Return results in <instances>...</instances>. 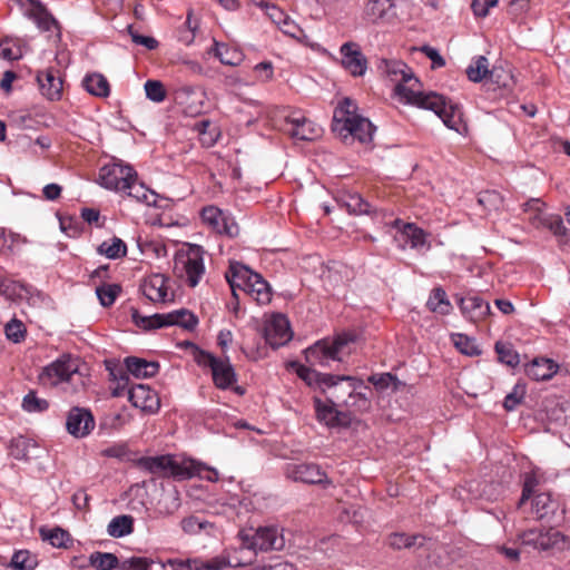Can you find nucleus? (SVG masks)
Returning <instances> with one entry per match:
<instances>
[{"mask_svg":"<svg viewBox=\"0 0 570 570\" xmlns=\"http://www.w3.org/2000/svg\"><path fill=\"white\" fill-rule=\"evenodd\" d=\"M380 68L396 83L395 94L406 102L434 111L448 128L456 132L465 130L461 108L435 92H421L420 81L406 63L400 60H383Z\"/></svg>","mask_w":570,"mask_h":570,"instance_id":"nucleus-1","label":"nucleus"},{"mask_svg":"<svg viewBox=\"0 0 570 570\" xmlns=\"http://www.w3.org/2000/svg\"><path fill=\"white\" fill-rule=\"evenodd\" d=\"M332 130L344 141L358 140L368 144L373 139L375 127L372 122L357 114L355 101L343 99L334 110Z\"/></svg>","mask_w":570,"mask_h":570,"instance_id":"nucleus-2","label":"nucleus"},{"mask_svg":"<svg viewBox=\"0 0 570 570\" xmlns=\"http://www.w3.org/2000/svg\"><path fill=\"white\" fill-rule=\"evenodd\" d=\"M225 278L235 298H237L236 289L239 288L259 305H266L272 299L269 284L261 274L253 272L240 263H232L225 273Z\"/></svg>","mask_w":570,"mask_h":570,"instance_id":"nucleus-3","label":"nucleus"},{"mask_svg":"<svg viewBox=\"0 0 570 570\" xmlns=\"http://www.w3.org/2000/svg\"><path fill=\"white\" fill-rule=\"evenodd\" d=\"M141 469L160 476H173L178 480L190 479L200 473L194 460L177 461L171 455L142 456L136 461Z\"/></svg>","mask_w":570,"mask_h":570,"instance_id":"nucleus-4","label":"nucleus"},{"mask_svg":"<svg viewBox=\"0 0 570 570\" xmlns=\"http://www.w3.org/2000/svg\"><path fill=\"white\" fill-rule=\"evenodd\" d=\"M351 342L353 337L350 334L320 340L304 351L305 360L311 366H330L331 362L342 361V354Z\"/></svg>","mask_w":570,"mask_h":570,"instance_id":"nucleus-5","label":"nucleus"},{"mask_svg":"<svg viewBox=\"0 0 570 570\" xmlns=\"http://www.w3.org/2000/svg\"><path fill=\"white\" fill-rule=\"evenodd\" d=\"M240 548L257 552L279 551L285 547L283 534L276 527L244 529L238 532Z\"/></svg>","mask_w":570,"mask_h":570,"instance_id":"nucleus-6","label":"nucleus"},{"mask_svg":"<svg viewBox=\"0 0 570 570\" xmlns=\"http://www.w3.org/2000/svg\"><path fill=\"white\" fill-rule=\"evenodd\" d=\"M131 316L135 324L145 330L160 328L171 325H178L186 330H193L198 322L197 317L185 308L173 311L166 314H155L151 316H141L137 309H134Z\"/></svg>","mask_w":570,"mask_h":570,"instance_id":"nucleus-7","label":"nucleus"},{"mask_svg":"<svg viewBox=\"0 0 570 570\" xmlns=\"http://www.w3.org/2000/svg\"><path fill=\"white\" fill-rule=\"evenodd\" d=\"M174 273L186 282L189 287H196L205 274L203 253L199 247H193L185 254L175 257Z\"/></svg>","mask_w":570,"mask_h":570,"instance_id":"nucleus-8","label":"nucleus"},{"mask_svg":"<svg viewBox=\"0 0 570 570\" xmlns=\"http://www.w3.org/2000/svg\"><path fill=\"white\" fill-rule=\"evenodd\" d=\"M521 539L523 544L551 554L561 552L570 547V539L554 528L529 530L522 534Z\"/></svg>","mask_w":570,"mask_h":570,"instance_id":"nucleus-9","label":"nucleus"},{"mask_svg":"<svg viewBox=\"0 0 570 570\" xmlns=\"http://www.w3.org/2000/svg\"><path fill=\"white\" fill-rule=\"evenodd\" d=\"M23 10V14L32 20L41 32H56L61 39V24L40 0H14Z\"/></svg>","mask_w":570,"mask_h":570,"instance_id":"nucleus-10","label":"nucleus"},{"mask_svg":"<svg viewBox=\"0 0 570 570\" xmlns=\"http://www.w3.org/2000/svg\"><path fill=\"white\" fill-rule=\"evenodd\" d=\"M79 370V360L70 354H63L45 366L39 375L43 385L57 386L71 380Z\"/></svg>","mask_w":570,"mask_h":570,"instance_id":"nucleus-11","label":"nucleus"},{"mask_svg":"<svg viewBox=\"0 0 570 570\" xmlns=\"http://www.w3.org/2000/svg\"><path fill=\"white\" fill-rule=\"evenodd\" d=\"M135 176L136 171L132 167L112 163L100 168L99 181L102 187L121 194L126 191V186Z\"/></svg>","mask_w":570,"mask_h":570,"instance_id":"nucleus-12","label":"nucleus"},{"mask_svg":"<svg viewBox=\"0 0 570 570\" xmlns=\"http://www.w3.org/2000/svg\"><path fill=\"white\" fill-rule=\"evenodd\" d=\"M202 220L213 232L234 237L238 234L235 220L216 206H206L200 212Z\"/></svg>","mask_w":570,"mask_h":570,"instance_id":"nucleus-13","label":"nucleus"},{"mask_svg":"<svg viewBox=\"0 0 570 570\" xmlns=\"http://www.w3.org/2000/svg\"><path fill=\"white\" fill-rule=\"evenodd\" d=\"M285 474L295 482L323 485L332 484L325 471L316 463L288 464Z\"/></svg>","mask_w":570,"mask_h":570,"instance_id":"nucleus-14","label":"nucleus"},{"mask_svg":"<svg viewBox=\"0 0 570 570\" xmlns=\"http://www.w3.org/2000/svg\"><path fill=\"white\" fill-rule=\"evenodd\" d=\"M286 134L298 140H314L322 134V128L299 112L286 117Z\"/></svg>","mask_w":570,"mask_h":570,"instance_id":"nucleus-15","label":"nucleus"},{"mask_svg":"<svg viewBox=\"0 0 570 570\" xmlns=\"http://www.w3.org/2000/svg\"><path fill=\"white\" fill-rule=\"evenodd\" d=\"M264 337L273 348L279 347L292 338V331L287 317L274 314L264 326Z\"/></svg>","mask_w":570,"mask_h":570,"instance_id":"nucleus-16","label":"nucleus"},{"mask_svg":"<svg viewBox=\"0 0 570 570\" xmlns=\"http://www.w3.org/2000/svg\"><path fill=\"white\" fill-rule=\"evenodd\" d=\"M169 278L164 274H151L144 278L140 288L142 294L154 303L173 301L174 293L168 285Z\"/></svg>","mask_w":570,"mask_h":570,"instance_id":"nucleus-17","label":"nucleus"},{"mask_svg":"<svg viewBox=\"0 0 570 570\" xmlns=\"http://www.w3.org/2000/svg\"><path fill=\"white\" fill-rule=\"evenodd\" d=\"M314 409L317 421L328 428H346L351 423L350 415L338 411L332 401L323 402L321 399L315 397Z\"/></svg>","mask_w":570,"mask_h":570,"instance_id":"nucleus-18","label":"nucleus"},{"mask_svg":"<svg viewBox=\"0 0 570 570\" xmlns=\"http://www.w3.org/2000/svg\"><path fill=\"white\" fill-rule=\"evenodd\" d=\"M95 428V420L89 410L72 407L66 421V429L75 438L87 436Z\"/></svg>","mask_w":570,"mask_h":570,"instance_id":"nucleus-19","label":"nucleus"},{"mask_svg":"<svg viewBox=\"0 0 570 570\" xmlns=\"http://www.w3.org/2000/svg\"><path fill=\"white\" fill-rule=\"evenodd\" d=\"M342 66L352 76H363L367 68V59L355 42H345L341 46Z\"/></svg>","mask_w":570,"mask_h":570,"instance_id":"nucleus-20","label":"nucleus"},{"mask_svg":"<svg viewBox=\"0 0 570 570\" xmlns=\"http://www.w3.org/2000/svg\"><path fill=\"white\" fill-rule=\"evenodd\" d=\"M128 400L135 407L150 414L156 413L160 407L158 394L145 384L132 386L128 392Z\"/></svg>","mask_w":570,"mask_h":570,"instance_id":"nucleus-21","label":"nucleus"},{"mask_svg":"<svg viewBox=\"0 0 570 570\" xmlns=\"http://www.w3.org/2000/svg\"><path fill=\"white\" fill-rule=\"evenodd\" d=\"M558 512L562 515L564 510L550 493H539L532 499V513L538 520L553 521Z\"/></svg>","mask_w":570,"mask_h":570,"instance_id":"nucleus-22","label":"nucleus"},{"mask_svg":"<svg viewBox=\"0 0 570 570\" xmlns=\"http://www.w3.org/2000/svg\"><path fill=\"white\" fill-rule=\"evenodd\" d=\"M37 81L41 94L49 100H58L62 92V80L59 71L53 68L41 70L37 73Z\"/></svg>","mask_w":570,"mask_h":570,"instance_id":"nucleus-23","label":"nucleus"},{"mask_svg":"<svg viewBox=\"0 0 570 570\" xmlns=\"http://www.w3.org/2000/svg\"><path fill=\"white\" fill-rule=\"evenodd\" d=\"M462 314L472 323L483 321L490 314V305L476 295H468L460 299Z\"/></svg>","mask_w":570,"mask_h":570,"instance_id":"nucleus-24","label":"nucleus"},{"mask_svg":"<svg viewBox=\"0 0 570 570\" xmlns=\"http://www.w3.org/2000/svg\"><path fill=\"white\" fill-rule=\"evenodd\" d=\"M558 364L549 358H534L525 366V374L533 381H548L558 372Z\"/></svg>","mask_w":570,"mask_h":570,"instance_id":"nucleus-25","label":"nucleus"},{"mask_svg":"<svg viewBox=\"0 0 570 570\" xmlns=\"http://www.w3.org/2000/svg\"><path fill=\"white\" fill-rule=\"evenodd\" d=\"M127 371L137 379L155 376L159 371V364L153 361L129 356L125 358Z\"/></svg>","mask_w":570,"mask_h":570,"instance_id":"nucleus-26","label":"nucleus"},{"mask_svg":"<svg viewBox=\"0 0 570 570\" xmlns=\"http://www.w3.org/2000/svg\"><path fill=\"white\" fill-rule=\"evenodd\" d=\"M217 389L227 390L236 382V373L228 360H220L212 371Z\"/></svg>","mask_w":570,"mask_h":570,"instance_id":"nucleus-27","label":"nucleus"},{"mask_svg":"<svg viewBox=\"0 0 570 570\" xmlns=\"http://www.w3.org/2000/svg\"><path fill=\"white\" fill-rule=\"evenodd\" d=\"M121 194L132 198L137 203L154 205L156 204V194L137 180V175L132 177L126 186V191Z\"/></svg>","mask_w":570,"mask_h":570,"instance_id":"nucleus-28","label":"nucleus"},{"mask_svg":"<svg viewBox=\"0 0 570 570\" xmlns=\"http://www.w3.org/2000/svg\"><path fill=\"white\" fill-rule=\"evenodd\" d=\"M426 307L430 312L440 315H448L452 311V304L450 303L445 291L442 287H435L431 291Z\"/></svg>","mask_w":570,"mask_h":570,"instance_id":"nucleus-29","label":"nucleus"},{"mask_svg":"<svg viewBox=\"0 0 570 570\" xmlns=\"http://www.w3.org/2000/svg\"><path fill=\"white\" fill-rule=\"evenodd\" d=\"M394 225L400 228L402 235L406 237L412 248H420L426 244L425 232L415 224L402 223L400 219H396Z\"/></svg>","mask_w":570,"mask_h":570,"instance_id":"nucleus-30","label":"nucleus"},{"mask_svg":"<svg viewBox=\"0 0 570 570\" xmlns=\"http://www.w3.org/2000/svg\"><path fill=\"white\" fill-rule=\"evenodd\" d=\"M213 51L215 57H217L222 63L227 66H238L244 59V55L239 49L226 43L215 41Z\"/></svg>","mask_w":570,"mask_h":570,"instance_id":"nucleus-31","label":"nucleus"},{"mask_svg":"<svg viewBox=\"0 0 570 570\" xmlns=\"http://www.w3.org/2000/svg\"><path fill=\"white\" fill-rule=\"evenodd\" d=\"M107 532L112 538H121L134 532V518L128 514L117 515L111 519Z\"/></svg>","mask_w":570,"mask_h":570,"instance_id":"nucleus-32","label":"nucleus"},{"mask_svg":"<svg viewBox=\"0 0 570 570\" xmlns=\"http://www.w3.org/2000/svg\"><path fill=\"white\" fill-rule=\"evenodd\" d=\"M83 87L86 90L97 97H108L110 87L108 80L100 73H91L85 77Z\"/></svg>","mask_w":570,"mask_h":570,"instance_id":"nucleus-33","label":"nucleus"},{"mask_svg":"<svg viewBox=\"0 0 570 570\" xmlns=\"http://www.w3.org/2000/svg\"><path fill=\"white\" fill-rule=\"evenodd\" d=\"M40 535L42 540L49 541V543L55 548H65L67 549L69 544L72 542L71 535L68 531L57 527L53 529H40Z\"/></svg>","mask_w":570,"mask_h":570,"instance_id":"nucleus-34","label":"nucleus"},{"mask_svg":"<svg viewBox=\"0 0 570 570\" xmlns=\"http://www.w3.org/2000/svg\"><path fill=\"white\" fill-rule=\"evenodd\" d=\"M98 254L106 256L110 259H117L126 256L127 246L125 242L118 237H112L109 240L102 242L98 248Z\"/></svg>","mask_w":570,"mask_h":570,"instance_id":"nucleus-35","label":"nucleus"},{"mask_svg":"<svg viewBox=\"0 0 570 570\" xmlns=\"http://www.w3.org/2000/svg\"><path fill=\"white\" fill-rule=\"evenodd\" d=\"M465 72L469 80L473 82H480L489 78L491 72L489 69V60L484 56L473 58Z\"/></svg>","mask_w":570,"mask_h":570,"instance_id":"nucleus-36","label":"nucleus"},{"mask_svg":"<svg viewBox=\"0 0 570 570\" xmlns=\"http://www.w3.org/2000/svg\"><path fill=\"white\" fill-rule=\"evenodd\" d=\"M451 340L456 350L466 356H479L481 354V350L473 337L455 333L451 335Z\"/></svg>","mask_w":570,"mask_h":570,"instance_id":"nucleus-37","label":"nucleus"},{"mask_svg":"<svg viewBox=\"0 0 570 570\" xmlns=\"http://www.w3.org/2000/svg\"><path fill=\"white\" fill-rule=\"evenodd\" d=\"M346 381L350 383V386L352 389V392L350 393V396L353 395V393L358 389L363 386V382L356 377L347 376V375H333V374H324L318 372V380L316 385L318 386H328L332 387L336 385L338 382Z\"/></svg>","mask_w":570,"mask_h":570,"instance_id":"nucleus-38","label":"nucleus"},{"mask_svg":"<svg viewBox=\"0 0 570 570\" xmlns=\"http://www.w3.org/2000/svg\"><path fill=\"white\" fill-rule=\"evenodd\" d=\"M89 564L97 570L119 569V560L114 553L94 552L89 556Z\"/></svg>","mask_w":570,"mask_h":570,"instance_id":"nucleus-39","label":"nucleus"},{"mask_svg":"<svg viewBox=\"0 0 570 570\" xmlns=\"http://www.w3.org/2000/svg\"><path fill=\"white\" fill-rule=\"evenodd\" d=\"M37 566V556L28 550L16 551L10 561V567L14 570H35Z\"/></svg>","mask_w":570,"mask_h":570,"instance_id":"nucleus-40","label":"nucleus"},{"mask_svg":"<svg viewBox=\"0 0 570 570\" xmlns=\"http://www.w3.org/2000/svg\"><path fill=\"white\" fill-rule=\"evenodd\" d=\"M120 293L121 286L119 284L104 283L96 288V294L99 299V303L104 307L111 306Z\"/></svg>","mask_w":570,"mask_h":570,"instance_id":"nucleus-41","label":"nucleus"},{"mask_svg":"<svg viewBox=\"0 0 570 570\" xmlns=\"http://www.w3.org/2000/svg\"><path fill=\"white\" fill-rule=\"evenodd\" d=\"M494 348L498 354V361L500 363L511 367H514L519 364V354L510 343L497 342Z\"/></svg>","mask_w":570,"mask_h":570,"instance_id":"nucleus-42","label":"nucleus"},{"mask_svg":"<svg viewBox=\"0 0 570 570\" xmlns=\"http://www.w3.org/2000/svg\"><path fill=\"white\" fill-rule=\"evenodd\" d=\"M546 204L540 199H530L524 204V213L528 214V222L537 229H540L542 216L546 214Z\"/></svg>","mask_w":570,"mask_h":570,"instance_id":"nucleus-43","label":"nucleus"},{"mask_svg":"<svg viewBox=\"0 0 570 570\" xmlns=\"http://www.w3.org/2000/svg\"><path fill=\"white\" fill-rule=\"evenodd\" d=\"M392 7L393 2L389 0H368L365 13L372 22H377Z\"/></svg>","mask_w":570,"mask_h":570,"instance_id":"nucleus-44","label":"nucleus"},{"mask_svg":"<svg viewBox=\"0 0 570 570\" xmlns=\"http://www.w3.org/2000/svg\"><path fill=\"white\" fill-rule=\"evenodd\" d=\"M527 394V385L524 383L518 382L512 391L504 397L503 407L505 411L511 412L517 409L519 404H521Z\"/></svg>","mask_w":570,"mask_h":570,"instance_id":"nucleus-45","label":"nucleus"},{"mask_svg":"<svg viewBox=\"0 0 570 570\" xmlns=\"http://www.w3.org/2000/svg\"><path fill=\"white\" fill-rule=\"evenodd\" d=\"M195 570H223L230 567L232 563L224 556H217L209 560H203L199 558L193 559Z\"/></svg>","mask_w":570,"mask_h":570,"instance_id":"nucleus-46","label":"nucleus"},{"mask_svg":"<svg viewBox=\"0 0 570 570\" xmlns=\"http://www.w3.org/2000/svg\"><path fill=\"white\" fill-rule=\"evenodd\" d=\"M21 406L26 412L38 413L45 412L49 407V403L47 400L38 397L35 391H29L23 396Z\"/></svg>","mask_w":570,"mask_h":570,"instance_id":"nucleus-47","label":"nucleus"},{"mask_svg":"<svg viewBox=\"0 0 570 570\" xmlns=\"http://www.w3.org/2000/svg\"><path fill=\"white\" fill-rule=\"evenodd\" d=\"M146 97L154 102H163L167 92L165 86L159 80L149 79L144 85Z\"/></svg>","mask_w":570,"mask_h":570,"instance_id":"nucleus-48","label":"nucleus"},{"mask_svg":"<svg viewBox=\"0 0 570 570\" xmlns=\"http://www.w3.org/2000/svg\"><path fill=\"white\" fill-rule=\"evenodd\" d=\"M289 367H292L297 376L303 380L307 385H316L318 380V372L309 366H305L298 362H291Z\"/></svg>","mask_w":570,"mask_h":570,"instance_id":"nucleus-49","label":"nucleus"},{"mask_svg":"<svg viewBox=\"0 0 570 570\" xmlns=\"http://www.w3.org/2000/svg\"><path fill=\"white\" fill-rule=\"evenodd\" d=\"M540 228H546L550 230L556 237L560 233H564V224L562 217L557 214H548L546 213L542 216Z\"/></svg>","mask_w":570,"mask_h":570,"instance_id":"nucleus-50","label":"nucleus"},{"mask_svg":"<svg viewBox=\"0 0 570 570\" xmlns=\"http://www.w3.org/2000/svg\"><path fill=\"white\" fill-rule=\"evenodd\" d=\"M4 332L8 340L19 343L26 336V326L21 321L13 318L6 325Z\"/></svg>","mask_w":570,"mask_h":570,"instance_id":"nucleus-51","label":"nucleus"},{"mask_svg":"<svg viewBox=\"0 0 570 570\" xmlns=\"http://www.w3.org/2000/svg\"><path fill=\"white\" fill-rule=\"evenodd\" d=\"M29 440L18 436L10 442V455L16 460H26L28 458Z\"/></svg>","mask_w":570,"mask_h":570,"instance_id":"nucleus-52","label":"nucleus"},{"mask_svg":"<svg viewBox=\"0 0 570 570\" xmlns=\"http://www.w3.org/2000/svg\"><path fill=\"white\" fill-rule=\"evenodd\" d=\"M489 79L491 82L495 83L499 88H509L513 85V76L505 71L502 68H493L491 69Z\"/></svg>","mask_w":570,"mask_h":570,"instance_id":"nucleus-53","label":"nucleus"},{"mask_svg":"<svg viewBox=\"0 0 570 570\" xmlns=\"http://www.w3.org/2000/svg\"><path fill=\"white\" fill-rule=\"evenodd\" d=\"M420 535H409L405 533H393L389 538V544L393 549L411 548L416 543Z\"/></svg>","mask_w":570,"mask_h":570,"instance_id":"nucleus-54","label":"nucleus"},{"mask_svg":"<svg viewBox=\"0 0 570 570\" xmlns=\"http://www.w3.org/2000/svg\"><path fill=\"white\" fill-rule=\"evenodd\" d=\"M101 455L106 458H116L121 461L130 460V451L126 443H118L111 446H108L101 451Z\"/></svg>","mask_w":570,"mask_h":570,"instance_id":"nucleus-55","label":"nucleus"},{"mask_svg":"<svg viewBox=\"0 0 570 570\" xmlns=\"http://www.w3.org/2000/svg\"><path fill=\"white\" fill-rule=\"evenodd\" d=\"M346 206L348 210L354 214H368L371 212V205L358 194L350 195L346 200Z\"/></svg>","mask_w":570,"mask_h":570,"instance_id":"nucleus-56","label":"nucleus"},{"mask_svg":"<svg viewBox=\"0 0 570 570\" xmlns=\"http://www.w3.org/2000/svg\"><path fill=\"white\" fill-rule=\"evenodd\" d=\"M497 3L498 0H473L471 8L475 17L485 18Z\"/></svg>","mask_w":570,"mask_h":570,"instance_id":"nucleus-57","label":"nucleus"},{"mask_svg":"<svg viewBox=\"0 0 570 570\" xmlns=\"http://www.w3.org/2000/svg\"><path fill=\"white\" fill-rule=\"evenodd\" d=\"M128 33L130 35L132 42L144 46L149 50L156 49L159 45L155 38L137 33L131 26L128 27Z\"/></svg>","mask_w":570,"mask_h":570,"instance_id":"nucleus-58","label":"nucleus"},{"mask_svg":"<svg viewBox=\"0 0 570 570\" xmlns=\"http://www.w3.org/2000/svg\"><path fill=\"white\" fill-rule=\"evenodd\" d=\"M479 203L484 207L498 209L502 204V197L497 191H484L480 194Z\"/></svg>","mask_w":570,"mask_h":570,"instance_id":"nucleus-59","label":"nucleus"},{"mask_svg":"<svg viewBox=\"0 0 570 570\" xmlns=\"http://www.w3.org/2000/svg\"><path fill=\"white\" fill-rule=\"evenodd\" d=\"M195 361L197 362L198 365L209 367L210 371H213V368L217 365L220 358L215 357L213 354L206 351L198 350L195 353Z\"/></svg>","mask_w":570,"mask_h":570,"instance_id":"nucleus-60","label":"nucleus"},{"mask_svg":"<svg viewBox=\"0 0 570 570\" xmlns=\"http://www.w3.org/2000/svg\"><path fill=\"white\" fill-rule=\"evenodd\" d=\"M181 528L188 534H197L203 530L204 524L198 518L191 515L181 520Z\"/></svg>","mask_w":570,"mask_h":570,"instance_id":"nucleus-61","label":"nucleus"},{"mask_svg":"<svg viewBox=\"0 0 570 570\" xmlns=\"http://www.w3.org/2000/svg\"><path fill=\"white\" fill-rule=\"evenodd\" d=\"M396 380L391 373H383L380 375H371L368 382L372 383L376 389L384 390L389 387L392 381Z\"/></svg>","mask_w":570,"mask_h":570,"instance_id":"nucleus-62","label":"nucleus"},{"mask_svg":"<svg viewBox=\"0 0 570 570\" xmlns=\"http://www.w3.org/2000/svg\"><path fill=\"white\" fill-rule=\"evenodd\" d=\"M421 51L424 52V55L432 60L433 68H441L445 66L444 58L439 53V51L430 46H423L421 48Z\"/></svg>","mask_w":570,"mask_h":570,"instance_id":"nucleus-63","label":"nucleus"},{"mask_svg":"<svg viewBox=\"0 0 570 570\" xmlns=\"http://www.w3.org/2000/svg\"><path fill=\"white\" fill-rule=\"evenodd\" d=\"M254 71L257 75V78L262 81H267L273 78V66L268 61H263L257 63L254 67Z\"/></svg>","mask_w":570,"mask_h":570,"instance_id":"nucleus-64","label":"nucleus"}]
</instances>
